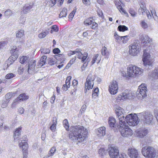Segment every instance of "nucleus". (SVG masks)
<instances>
[{
    "mask_svg": "<svg viewBox=\"0 0 158 158\" xmlns=\"http://www.w3.org/2000/svg\"><path fill=\"white\" fill-rule=\"evenodd\" d=\"M19 100L17 98H16L15 100H14L11 106V108H13L14 107H15L16 106L18 103H19Z\"/></svg>",
    "mask_w": 158,
    "mask_h": 158,
    "instance_id": "42",
    "label": "nucleus"
},
{
    "mask_svg": "<svg viewBox=\"0 0 158 158\" xmlns=\"http://www.w3.org/2000/svg\"><path fill=\"white\" fill-rule=\"evenodd\" d=\"M34 6V3H32L30 4H25L22 9L21 14L27 13Z\"/></svg>",
    "mask_w": 158,
    "mask_h": 158,
    "instance_id": "19",
    "label": "nucleus"
},
{
    "mask_svg": "<svg viewBox=\"0 0 158 158\" xmlns=\"http://www.w3.org/2000/svg\"><path fill=\"white\" fill-rule=\"evenodd\" d=\"M127 153L131 158H139L138 151L134 148L128 149Z\"/></svg>",
    "mask_w": 158,
    "mask_h": 158,
    "instance_id": "17",
    "label": "nucleus"
},
{
    "mask_svg": "<svg viewBox=\"0 0 158 158\" xmlns=\"http://www.w3.org/2000/svg\"><path fill=\"white\" fill-rule=\"evenodd\" d=\"M15 50L13 54L11 55L5 63V66H6L7 68L10 64H12L18 57V55L15 52Z\"/></svg>",
    "mask_w": 158,
    "mask_h": 158,
    "instance_id": "15",
    "label": "nucleus"
},
{
    "mask_svg": "<svg viewBox=\"0 0 158 158\" xmlns=\"http://www.w3.org/2000/svg\"><path fill=\"white\" fill-rule=\"evenodd\" d=\"M95 80V76L91 73L89 74L88 76L86 81L85 84V92L86 93L87 90L93 88L94 84V81Z\"/></svg>",
    "mask_w": 158,
    "mask_h": 158,
    "instance_id": "6",
    "label": "nucleus"
},
{
    "mask_svg": "<svg viewBox=\"0 0 158 158\" xmlns=\"http://www.w3.org/2000/svg\"><path fill=\"white\" fill-rule=\"evenodd\" d=\"M76 10H73L69 14V18L71 20H72L73 17L74 15L76 12Z\"/></svg>",
    "mask_w": 158,
    "mask_h": 158,
    "instance_id": "48",
    "label": "nucleus"
},
{
    "mask_svg": "<svg viewBox=\"0 0 158 158\" xmlns=\"http://www.w3.org/2000/svg\"><path fill=\"white\" fill-rule=\"evenodd\" d=\"M69 135V139L74 142L77 141L78 142L84 141L87 133V129L83 126L78 125L71 126Z\"/></svg>",
    "mask_w": 158,
    "mask_h": 158,
    "instance_id": "1",
    "label": "nucleus"
},
{
    "mask_svg": "<svg viewBox=\"0 0 158 158\" xmlns=\"http://www.w3.org/2000/svg\"><path fill=\"white\" fill-rule=\"evenodd\" d=\"M129 12L132 16L135 17L136 15V13L133 9L131 8L129 9Z\"/></svg>",
    "mask_w": 158,
    "mask_h": 158,
    "instance_id": "49",
    "label": "nucleus"
},
{
    "mask_svg": "<svg viewBox=\"0 0 158 158\" xmlns=\"http://www.w3.org/2000/svg\"><path fill=\"white\" fill-rule=\"evenodd\" d=\"M60 52V50L58 48H56L53 50L52 52L55 54H58Z\"/></svg>",
    "mask_w": 158,
    "mask_h": 158,
    "instance_id": "56",
    "label": "nucleus"
},
{
    "mask_svg": "<svg viewBox=\"0 0 158 158\" xmlns=\"http://www.w3.org/2000/svg\"><path fill=\"white\" fill-rule=\"evenodd\" d=\"M121 123H119V125L117 126V127L122 135L124 137H129L131 136L133 134V132L128 125H126L125 121Z\"/></svg>",
    "mask_w": 158,
    "mask_h": 158,
    "instance_id": "2",
    "label": "nucleus"
},
{
    "mask_svg": "<svg viewBox=\"0 0 158 158\" xmlns=\"http://www.w3.org/2000/svg\"><path fill=\"white\" fill-rule=\"evenodd\" d=\"M141 70H127L126 71H122V75L123 76L128 78L130 77H135L141 75L143 73Z\"/></svg>",
    "mask_w": 158,
    "mask_h": 158,
    "instance_id": "4",
    "label": "nucleus"
},
{
    "mask_svg": "<svg viewBox=\"0 0 158 158\" xmlns=\"http://www.w3.org/2000/svg\"><path fill=\"white\" fill-rule=\"evenodd\" d=\"M97 13L98 16L101 19H104V16L103 13L101 10L98 9L97 11Z\"/></svg>",
    "mask_w": 158,
    "mask_h": 158,
    "instance_id": "45",
    "label": "nucleus"
},
{
    "mask_svg": "<svg viewBox=\"0 0 158 158\" xmlns=\"http://www.w3.org/2000/svg\"><path fill=\"white\" fill-rule=\"evenodd\" d=\"M150 10L151 11L152 15L154 18L155 17L154 16H156L157 17L155 10L154 9H153L152 8L151 9H150Z\"/></svg>",
    "mask_w": 158,
    "mask_h": 158,
    "instance_id": "59",
    "label": "nucleus"
},
{
    "mask_svg": "<svg viewBox=\"0 0 158 158\" xmlns=\"http://www.w3.org/2000/svg\"><path fill=\"white\" fill-rule=\"evenodd\" d=\"M142 114L143 116L142 120L143 123L147 124H150L153 119V116L152 114L150 112H143Z\"/></svg>",
    "mask_w": 158,
    "mask_h": 158,
    "instance_id": "12",
    "label": "nucleus"
},
{
    "mask_svg": "<svg viewBox=\"0 0 158 158\" xmlns=\"http://www.w3.org/2000/svg\"><path fill=\"white\" fill-rule=\"evenodd\" d=\"M98 56L99 55L98 54H96L94 56L92 59V60L91 61V64H94L96 62L97 60L98 61V63L99 62L100 60V58H98Z\"/></svg>",
    "mask_w": 158,
    "mask_h": 158,
    "instance_id": "28",
    "label": "nucleus"
},
{
    "mask_svg": "<svg viewBox=\"0 0 158 158\" xmlns=\"http://www.w3.org/2000/svg\"><path fill=\"white\" fill-rule=\"evenodd\" d=\"M64 0H59L57 3V6H61L64 2Z\"/></svg>",
    "mask_w": 158,
    "mask_h": 158,
    "instance_id": "64",
    "label": "nucleus"
},
{
    "mask_svg": "<svg viewBox=\"0 0 158 158\" xmlns=\"http://www.w3.org/2000/svg\"><path fill=\"white\" fill-rule=\"evenodd\" d=\"M95 93L96 95L99 94V89L98 88H96L95 89L93 90V92Z\"/></svg>",
    "mask_w": 158,
    "mask_h": 158,
    "instance_id": "63",
    "label": "nucleus"
},
{
    "mask_svg": "<svg viewBox=\"0 0 158 158\" xmlns=\"http://www.w3.org/2000/svg\"><path fill=\"white\" fill-rule=\"evenodd\" d=\"M108 123L111 127H116V126L117 127L116 124L115 119L113 117L109 118Z\"/></svg>",
    "mask_w": 158,
    "mask_h": 158,
    "instance_id": "23",
    "label": "nucleus"
},
{
    "mask_svg": "<svg viewBox=\"0 0 158 158\" xmlns=\"http://www.w3.org/2000/svg\"><path fill=\"white\" fill-rule=\"evenodd\" d=\"M12 94L11 93H7L5 95L6 100H9L12 96Z\"/></svg>",
    "mask_w": 158,
    "mask_h": 158,
    "instance_id": "51",
    "label": "nucleus"
},
{
    "mask_svg": "<svg viewBox=\"0 0 158 158\" xmlns=\"http://www.w3.org/2000/svg\"><path fill=\"white\" fill-rule=\"evenodd\" d=\"M141 69L140 68H139L137 66H136L134 65L133 64H130L129 65L128 67H127V69Z\"/></svg>",
    "mask_w": 158,
    "mask_h": 158,
    "instance_id": "52",
    "label": "nucleus"
},
{
    "mask_svg": "<svg viewBox=\"0 0 158 158\" xmlns=\"http://www.w3.org/2000/svg\"><path fill=\"white\" fill-rule=\"evenodd\" d=\"M124 110L123 108L118 106L115 107V113L118 119L119 120V123L124 122L125 121V116L123 114Z\"/></svg>",
    "mask_w": 158,
    "mask_h": 158,
    "instance_id": "10",
    "label": "nucleus"
},
{
    "mask_svg": "<svg viewBox=\"0 0 158 158\" xmlns=\"http://www.w3.org/2000/svg\"><path fill=\"white\" fill-rule=\"evenodd\" d=\"M134 97V94L133 93L132 91L129 90H126L118 95L117 99L120 100H123L126 99H131Z\"/></svg>",
    "mask_w": 158,
    "mask_h": 158,
    "instance_id": "8",
    "label": "nucleus"
},
{
    "mask_svg": "<svg viewBox=\"0 0 158 158\" xmlns=\"http://www.w3.org/2000/svg\"><path fill=\"white\" fill-rule=\"evenodd\" d=\"M35 61H30L28 63V69H34L35 68Z\"/></svg>",
    "mask_w": 158,
    "mask_h": 158,
    "instance_id": "39",
    "label": "nucleus"
},
{
    "mask_svg": "<svg viewBox=\"0 0 158 158\" xmlns=\"http://www.w3.org/2000/svg\"><path fill=\"white\" fill-rule=\"evenodd\" d=\"M84 24L87 26L91 25V28L94 30H96L98 27V24L94 21L93 17H91L88 18L84 21Z\"/></svg>",
    "mask_w": 158,
    "mask_h": 158,
    "instance_id": "9",
    "label": "nucleus"
},
{
    "mask_svg": "<svg viewBox=\"0 0 158 158\" xmlns=\"http://www.w3.org/2000/svg\"><path fill=\"white\" fill-rule=\"evenodd\" d=\"M21 127H19L17 128L14 133V141H16L18 140L20 138V130H21Z\"/></svg>",
    "mask_w": 158,
    "mask_h": 158,
    "instance_id": "21",
    "label": "nucleus"
},
{
    "mask_svg": "<svg viewBox=\"0 0 158 158\" xmlns=\"http://www.w3.org/2000/svg\"><path fill=\"white\" fill-rule=\"evenodd\" d=\"M143 155L147 158H155L156 156V151L151 146H145L141 149Z\"/></svg>",
    "mask_w": 158,
    "mask_h": 158,
    "instance_id": "3",
    "label": "nucleus"
},
{
    "mask_svg": "<svg viewBox=\"0 0 158 158\" xmlns=\"http://www.w3.org/2000/svg\"><path fill=\"white\" fill-rule=\"evenodd\" d=\"M105 149L103 148H101L99 150L98 153L100 156L102 157H103V156L105 154Z\"/></svg>",
    "mask_w": 158,
    "mask_h": 158,
    "instance_id": "43",
    "label": "nucleus"
},
{
    "mask_svg": "<svg viewBox=\"0 0 158 158\" xmlns=\"http://www.w3.org/2000/svg\"><path fill=\"white\" fill-rule=\"evenodd\" d=\"M16 76L15 75L12 73H10L7 74L6 76V79H10Z\"/></svg>",
    "mask_w": 158,
    "mask_h": 158,
    "instance_id": "50",
    "label": "nucleus"
},
{
    "mask_svg": "<svg viewBox=\"0 0 158 158\" xmlns=\"http://www.w3.org/2000/svg\"><path fill=\"white\" fill-rule=\"evenodd\" d=\"M128 35L121 36V39L123 43H126L127 42L128 40Z\"/></svg>",
    "mask_w": 158,
    "mask_h": 158,
    "instance_id": "47",
    "label": "nucleus"
},
{
    "mask_svg": "<svg viewBox=\"0 0 158 158\" xmlns=\"http://www.w3.org/2000/svg\"><path fill=\"white\" fill-rule=\"evenodd\" d=\"M125 121L131 126H134L138 124L139 120L137 116H133L131 114H129L125 117Z\"/></svg>",
    "mask_w": 158,
    "mask_h": 158,
    "instance_id": "5",
    "label": "nucleus"
},
{
    "mask_svg": "<svg viewBox=\"0 0 158 158\" xmlns=\"http://www.w3.org/2000/svg\"><path fill=\"white\" fill-rule=\"evenodd\" d=\"M118 30L120 32H124L128 30V27L123 25L119 26L117 28Z\"/></svg>",
    "mask_w": 158,
    "mask_h": 158,
    "instance_id": "32",
    "label": "nucleus"
},
{
    "mask_svg": "<svg viewBox=\"0 0 158 158\" xmlns=\"http://www.w3.org/2000/svg\"><path fill=\"white\" fill-rule=\"evenodd\" d=\"M118 9L121 13H123L125 14H127V12L123 8L122 6H120V7H118Z\"/></svg>",
    "mask_w": 158,
    "mask_h": 158,
    "instance_id": "55",
    "label": "nucleus"
},
{
    "mask_svg": "<svg viewBox=\"0 0 158 158\" xmlns=\"http://www.w3.org/2000/svg\"><path fill=\"white\" fill-rule=\"evenodd\" d=\"M52 30L50 32L52 33L53 31L57 32L59 31V28L56 25H53L51 27Z\"/></svg>",
    "mask_w": 158,
    "mask_h": 158,
    "instance_id": "41",
    "label": "nucleus"
},
{
    "mask_svg": "<svg viewBox=\"0 0 158 158\" xmlns=\"http://www.w3.org/2000/svg\"><path fill=\"white\" fill-rule=\"evenodd\" d=\"M147 87L145 84L140 85L137 91V96L139 99H142L147 96Z\"/></svg>",
    "mask_w": 158,
    "mask_h": 158,
    "instance_id": "7",
    "label": "nucleus"
},
{
    "mask_svg": "<svg viewBox=\"0 0 158 158\" xmlns=\"http://www.w3.org/2000/svg\"><path fill=\"white\" fill-rule=\"evenodd\" d=\"M29 96L25 93L20 94L17 98L19 101H24L27 100L29 98Z\"/></svg>",
    "mask_w": 158,
    "mask_h": 158,
    "instance_id": "26",
    "label": "nucleus"
},
{
    "mask_svg": "<svg viewBox=\"0 0 158 158\" xmlns=\"http://www.w3.org/2000/svg\"><path fill=\"white\" fill-rule=\"evenodd\" d=\"M129 53L132 56H137L139 53L140 48L139 46L135 44H132L129 46Z\"/></svg>",
    "mask_w": 158,
    "mask_h": 158,
    "instance_id": "11",
    "label": "nucleus"
},
{
    "mask_svg": "<svg viewBox=\"0 0 158 158\" xmlns=\"http://www.w3.org/2000/svg\"><path fill=\"white\" fill-rule=\"evenodd\" d=\"M5 14L6 16H8L11 15L12 12L10 10H8L5 12Z\"/></svg>",
    "mask_w": 158,
    "mask_h": 158,
    "instance_id": "58",
    "label": "nucleus"
},
{
    "mask_svg": "<svg viewBox=\"0 0 158 158\" xmlns=\"http://www.w3.org/2000/svg\"><path fill=\"white\" fill-rule=\"evenodd\" d=\"M142 44L144 47L147 46L148 44H151L152 42V39L150 38L148 35L142 37Z\"/></svg>",
    "mask_w": 158,
    "mask_h": 158,
    "instance_id": "18",
    "label": "nucleus"
},
{
    "mask_svg": "<svg viewBox=\"0 0 158 158\" xmlns=\"http://www.w3.org/2000/svg\"><path fill=\"white\" fill-rule=\"evenodd\" d=\"M24 109L22 107L19 108L18 110V112L20 114H23L24 112Z\"/></svg>",
    "mask_w": 158,
    "mask_h": 158,
    "instance_id": "62",
    "label": "nucleus"
},
{
    "mask_svg": "<svg viewBox=\"0 0 158 158\" xmlns=\"http://www.w3.org/2000/svg\"><path fill=\"white\" fill-rule=\"evenodd\" d=\"M151 56L149 53L146 52V50L143 51L142 60L145 66L152 65V62L150 59Z\"/></svg>",
    "mask_w": 158,
    "mask_h": 158,
    "instance_id": "13",
    "label": "nucleus"
},
{
    "mask_svg": "<svg viewBox=\"0 0 158 158\" xmlns=\"http://www.w3.org/2000/svg\"><path fill=\"white\" fill-rule=\"evenodd\" d=\"M88 54L87 52H85L83 54L79 52L78 54V58L81 59L82 62L85 61L87 58L88 57Z\"/></svg>",
    "mask_w": 158,
    "mask_h": 158,
    "instance_id": "22",
    "label": "nucleus"
},
{
    "mask_svg": "<svg viewBox=\"0 0 158 158\" xmlns=\"http://www.w3.org/2000/svg\"><path fill=\"white\" fill-rule=\"evenodd\" d=\"M149 75L154 78H158V70H154L152 71L151 73H150Z\"/></svg>",
    "mask_w": 158,
    "mask_h": 158,
    "instance_id": "31",
    "label": "nucleus"
},
{
    "mask_svg": "<svg viewBox=\"0 0 158 158\" xmlns=\"http://www.w3.org/2000/svg\"><path fill=\"white\" fill-rule=\"evenodd\" d=\"M56 151V147H53L52 148L50 149V153H49V154H50V156H52L54 152H55Z\"/></svg>",
    "mask_w": 158,
    "mask_h": 158,
    "instance_id": "54",
    "label": "nucleus"
},
{
    "mask_svg": "<svg viewBox=\"0 0 158 158\" xmlns=\"http://www.w3.org/2000/svg\"><path fill=\"white\" fill-rule=\"evenodd\" d=\"M101 52L102 56L106 57L109 56V52L107 50V48L105 46L103 47L101 50Z\"/></svg>",
    "mask_w": 158,
    "mask_h": 158,
    "instance_id": "29",
    "label": "nucleus"
},
{
    "mask_svg": "<svg viewBox=\"0 0 158 158\" xmlns=\"http://www.w3.org/2000/svg\"><path fill=\"white\" fill-rule=\"evenodd\" d=\"M41 53L44 54H49L50 52V50L49 48H44L40 49Z\"/></svg>",
    "mask_w": 158,
    "mask_h": 158,
    "instance_id": "44",
    "label": "nucleus"
},
{
    "mask_svg": "<svg viewBox=\"0 0 158 158\" xmlns=\"http://www.w3.org/2000/svg\"><path fill=\"white\" fill-rule=\"evenodd\" d=\"M96 134L98 137L103 136L106 134V128L103 127L98 128L96 130Z\"/></svg>",
    "mask_w": 158,
    "mask_h": 158,
    "instance_id": "20",
    "label": "nucleus"
},
{
    "mask_svg": "<svg viewBox=\"0 0 158 158\" xmlns=\"http://www.w3.org/2000/svg\"><path fill=\"white\" fill-rule=\"evenodd\" d=\"M24 35V31L21 29L16 34V36L17 37L20 38L23 37Z\"/></svg>",
    "mask_w": 158,
    "mask_h": 158,
    "instance_id": "38",
    "label": "nucleus"
},
{
    "mask_svg": "<svg viewBox=\"0 0 158 158\" xmlns=\"http://www.w3.org/2000/svg\"><path fill=\"white\" fill-rule=\"evenodd\" d=\"M47 57L46 56H43L40 59L39 64L41 66L44 65L46 62Z\"/></svg>",
    "mask_w": 158,
    "mask_h": 158,
    "instance_id": "33",
    "label": "nucleus"
},
{
    "mask_svg": "<svg viewBox=\"0 0 158 158\" xmlns=\"http://www.w3.org/2000/svg\"><path fill=\"white\" fill-rule=\"evenodd\" d=\"M86 107V106L85 105H83L81 107V109L80 111H81V113H84L85 111V110Z\"/></svg>",
    "mask_w": 158,
    "mask_h": 158,
    "instance_id": "61",
    "label": "nucleus"
},
{
    "mask_svg": "<svg viewBox=\"0 0 158 158\" xmlns=\"http://www.w3.org/2000/svg\"><path fill=\"white\" fill-rule=\"evenodd\" d=\"M63 124L64 127L67 131L69 130V124L68 120L67 119L64 120L63 122Z\"/></svg>",
    "mask_w": 158,
    "mask_h": 158,
    "instance_id": "37",
    "label": "nucleus"
},
{
    "mask_svg": "<svg viewBox=\"0 0 158 158\" xmlns=\"http://www.w3.org/2000/svg\"><path fill=\"white\" fill-rule=\"evenodd\" d=\"M10 100H3L2 102V104L1 105V107L2 108H5L6 107L8 104V103L9 102Z\"/></svg>",
    "mask_w": 158,
    "mask_h": 158,
    "instance_id": "46",
    "label": "nucleus"
},
{
    "mask_svg": "<svg viewBox=\"0 0 158 158\" xmlns=\"http://www.w3.org/2000/svg\"><path fill=\"white\" fill-rule=\"evenodd\" d=\"M109 91L112 94H114L117 92L118 86L117 82L115 81H113L109 86Z\"/></svg>",
    "mask_w": 158,
    "mask_h": 158,
    "instance_id": "14",
    "label": "nucleus"
},
{
    "mask_svg": "<svg viewBox=\"0 0 158 158\" xmlns=\"http://www.w3.org/2000/svg\"><path fill=\"white\" fill-rule=\"evenodd\" d=\"M78 49H76V50L74 51L71 50L69 51L68 52V56H71L77 53H79V51Z\"/></svg>",
    "mask_w": 158,
    "mask_h": 158,
    "instance_id": "40",
    "label": "nucleus"
},
{
    "mask_svg": "<svg viewBox=\"0 0 158 158\" xmlns=\"http://www.w3.org/2000/svg\"><path fill=\"white\" fill-rule=\"evenodd\" d=\"M29 57L26 56H22L19 58V61L22 64H23L26 63L28 60Z\"/></svg>",
    "mask_w": 158,
    "mask_h": 158,
    "instance_id": "30",
    "label": "nucleus"
},
{
    "mask_svg": "<svg viewBox=\"0 0 158 158\" xmlns=\"http://www.w3.org/2000/svg\"><path fill=\"white\" fill-rule=\"evenodd\" d=\"M148 132V130L144 129L139 131L137 133V135L139 137L142 138L145 136L147 134Z\"/></svg>",
    "mask_w": 158,
    "mask_h": 158,
    "instance_id": "27",
    "label": "nucleus"
},
{
    "mask_svg": "<svg viewBox=\"0 0 158 158\" xmlns=\"http://www.w3.org/2000/svg\"><path fill=\"white\" fill-rule=\"evenodd\" d=\"M141 24V26L143 28H146L148 27V25L144 21H142Z\"/></svg>",
    "mask_w": 158,
    "mask_h": 158,
    "instance_id": "57",
    "label": "nucleus"
},
{
    "mask_svg": "<svg viewBox=\"0 0 158 158\" xmlns=\"http://www.w3.org/2000/svg\"><path fill=\"white\" fill-rule=\"evenodd\" d=\"M27 140L23 139L21 141V142L19 143V145L21 147L22 149L27 150L28 148V144L27 143Z\"/></svg>",
    "mask_w": 158,
    "mask_h": 158,
    "instance_id": "25",
    "label": "nucleus"
},
{
    "mask_svg": "<svg viewBox=\"0 0 158 158\" xmlns=\"http://www.w3.org/2000/svg\"><path fill=\"white\" fill-rule=\"evenodd\" d=\"M67 10L65 8H64L59 14L60 18H62L66 16L67 14Z\"/></svg>",
    "mask_w": 158,
    "mask_h": 158,
    "instance_id": "34",
    "label": "nucleus"
},
{
    "mask_svg": "<svg viewBox=\"0 0 158 158\" xmlns=\"http://www.w3.org/2000/svg\"><path fill=\"white\" fill-rule=\"evenodd\" d=\"M48 33V31L46 30L44 32H42L38 35V37L40 39L44 38Z\"/></svg>",
    "mask_w": 158,
    "mask_h": 158,
    "instance_id": "36",
    "label": "nucleus"
},
{
    "mask_svg": "<svg viewBox=\"0 0 158 158\" xmlns=\"http://www.w3.org/2000/svg\"><path fill=\"white\" fill-rule=\"evenodd\" d=\"M58 0H45V3L46 6L50 7L54 6L57 2Z\"/></svg>",
    "mask_w": 158,
    "mask_h": 158,
    "instance_id": "24",
    "label": "nucleus"
},
{
    "mask_svg": "<svg viewBox=\"0 0 158 158\" xmlns=\"http://www.w3.org/2000/svg\"><path fill=\"white\" fill-rule=\"evenodd\" d=\"M82 2L86 6H89L91 4L90 0H82Z\"/></svg>",
    "mask_w": 158,
    "mask_h": 158,
    "instance_id": "53",
    "label": "nucleus"
},
{
    "mask_svg": "<svg viewBox=\"0 0 158 158\" xmlns=\"http://www.w3.org/2000/svg\"><path fill=\"white\" fill-rule=\"evenodd\" d=\"M111 158H117L119 155V151L117 147H111L109 152Z\"/></svg>",
    "mask_w": 158,
    "mask_h": 158,
    "instance_id": "16",
    "label": "nucleus"
},
{
    "mask_svg": "<svg viewBox=\"0 0 158 158\" xmlns=\"http://www.w3.org/2000/svg\"><path fill=\"white\" fill-rule=\"evenodd\" d=\"M53 123L50 127V129L52 131H55V126L57 123V119L55 118L52 120Z\"/></svg>",
    "mask_w": 158,
    "mask_h": 158,
    "instance_id": "35",
    "label": "nucleus"
},
{
    "mask_svg": "<svg viewBox=\"0 0 158 158\" xmlns=\"http://www.w3.org/2000/svg\"><path fill=\"white\" fill-rule=\"evenodd\" d=\"M114 3L117 9L118 8V7H120V6H121L120 2L117 0L114 1Z\"/></svg>",
    "mask_w": 158,
    "mask_h": 158,
    "instance_id": "60",
    "label": "nucleus"
}]
</instances>
